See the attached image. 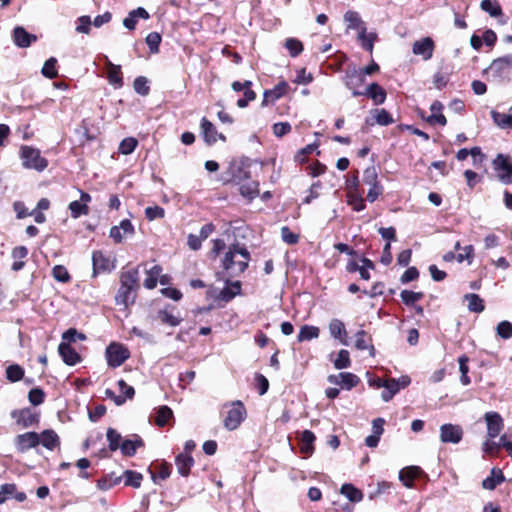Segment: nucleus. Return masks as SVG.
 <instances>
[{
    "instance_id": "nucleus-3",
    "label": "nucleus",
    "mask_w": 512,
    "mask_h": 512,
    "mask_svg": "<svg viewBox=\"0 0 512 512\" xmlns=\"http://www.w3.org/2000/svg\"><path fill=\"white\" fill-rule=\"evenodd\" d=\"M246 415V408L241 401L232 402L223 420L224 427L230 431L237 429L245 420Z\"/></svg>"
},
{
    "instance_id": "nucleus-19",
    "label": "nucleus",
    "mask_w": 512,
    "mask_h": 512,
    "mask_svg": "<svg viewBox=\"0 0 512 512\" xmlns=\"http://www.w3.org/2000/svg\"><path fill=\"white\" fill-rule=\"evenodd\" d=\"M289 90V84L282 80L272 89L265 90L263 94L262 106H266L268 103H273L276 100L282 98L287 94Z\"/></svg>"
},
{
    "instance_id": "nucleus-4",
    "label": "nucleus",
    "mask_w": 512,
    "mask_h": 512,
    "mask_svg": "<svg viewBox=\"0 0 512 512\" xmlns=\"http://www.w3.org/2000/svg\"><path fill=\"white\" fill-rule=\"evenodd\" d=\"M105 356L108 366L117 368L130 357V351L123 344L112 342L107 346Z\"/></svg>"
},
{
    "instance_id": "nucleus-22",
    "label": "nucleus",
    "mask_w": 512,
    "mask_h": 512,
    "mask_svg": "<svg viewBox=\"0 0 512 512\" xmlns=\"http://www.w3.org/2000/svg\"><path fill=\"white\" fill-rule=\"evenodd\" d=\"M10 498H14L18 502H23L26 500V494L18 491L15 484H3L0 488V504H3Z\"/></svg>"
},
{
    "instance_id": "nucleus-64",
    "label": "nucleus",
    "mask_w": 512,
    "mask_h": 512,
    "mask_svg": "<svg viewBox=\"0 0 512 512\" xmlns=\"http://www.w3.org/2000/svg\"><path fill=\"white\" fill-rule=\"evenodd\" d=\"M134 90L140 95H147L150 91L148 81L145 77L139 76L133 82Z\"/></svg>"
},
{
    "instance_id": "nucleus-27",
    "label": "nucleus",
    "mask_w": 512,
    "mask_h": 512,
    "mask_svg": "<svg viewBox=\"0 0 512 512\" xmlns=\"http://www.w3.org/2000/svg\"><path fill=\"white\" fill-rule=\"evenodd\" d=\"M330 335L338 339L343 345H347V332L344 323L339 319H332L329 323Z\"/></svg>"
},
{
    "instance_id": "nucleus-24",
    "label": "nucleus",
    "mask_w": 512,
    "mask_h": 512,
    "mask_svg": "<svg viewBox=\"0 0 512 512\" xmlns=\"http://www.w3.org/2000/svg\"><path fill=\"white\" fill-rule=\"evenodd\" d=\"M201 129L204 136L205 141L208 144H213L217 141L218 137L225 141V136L222 134H218L215 126L212 122H210L207 118L203 117L201 120Z\"/></svg>"
},
{
    "instance_id": "nucleus-20",
    "label": "nucleus",
    "mask_w": 512,
    "mask_h": 512,
    "mask_svg": "<svg viewBox=\"0 0 512 512\" xmlns=\"http://www.w3.org/2000/svg\"><path fill=\"white\" fill-rule=\"evenodd\" d=\"M423 474L419 466H408L399 472V479L407 488L414 487V480Z\"/></svg>"
},
{
    "instance_id": "nucleus-6",
    "label": "nucleus",
    "mask_w": 512,
    "mask_h": 512,
    "mask_svg": "<svg viewBox=\"0 0 512 512\" xmlns=\"http://www.w3.org/2000/svg\"><path fill=\"white\" fill-rule=\"evenodd\" d=\"M489 72L500 81H509L512 79V54L505 55L495 59L490 67Z\"/></svg>"
},
{
    "instance_id": "nucleus-17",
    "label": "nucleus",
    "mask_w": 512,
    "mask_h": 512,
    "mask_svg": "<svg viewBox=\"0 0 512 512\" xmlns=\"http://www.w3.org/2000/svg\"><path fill=\"white\" fill-rule=\"evenodd\" d=\"M435 44L432 38L424 37L417 40L412 45V52L415 55L421 56L423 60H430L433 56Z\"/></svg>"
},
{
    "instance_id": "nucleus-62",
    "label": "nucleus",
    "mask_w": 512,
    "mask_h": 512,
    "mask_svg": "<svg viewBox=\"0 0 512 512\" xmlns=\"http://www.w3.org/2000/svg\"><path fill=\"white\" fill-rule=\"evenodd\" d=\"M281 238L288 245H295L299 242V234L294 233L289 227L284 226L281 228Z\"/></svg>"
},
{
    "instance_id": "nucleus-5",
    "label": "nucleus",
    "mask_w": 512,
    "mask_h": 512,
    "mask_svg": "<svg viewBox=\"0 0 512 512\" xmlns=\"http://www.w3.org/2000/svg\"><path fill=\"white\" fill-rule=\"evenodd\" d=\"M363 183L370 186L366 199L373 203L383 193V186L378 179V173L374 166L367 167L363 172Z\"/></svg>"
},
{
    "instance_id": "nucleus-40",
    "label": "nucleus",
    "mask_w": 512,
    "mask_h": 512,
    "mask_svg": "<svg viewBox=\"0 0 512 512\" xmlns=\"http://www.w3.org/2000/svg\"><path fill=\"white\" fill-rule=\"evenodd\" d=\"M347 204L352 207L354 211L360 212L365 209L364 198L360 191L346 192Z\"/></svg>"
},
{
    "instance_id": "nucleus-44",
    "label": "nucleus",
    "mask_w": 512,
    "mask_h": 512,
    "mask_svg": "<svg viewBox=\"0 0 512 512\" xmlns=\"http://www.w3.org/2000/svg\"><path fill=\"white\" fill-rule=\"evenodd\" d=\"M493 122L501 129H512V119L509 113H501L495 110L491 111Z\"/></svg>"
},
{
    "instance_id": "nucleus-58",
    "label": "nucleus",
    "mask_w": 512,
    "mask_h": 512,
    "mask_svg": "<svg viewBox=\"0 0 512 512\" xmlns=\"http://www.w3.org/2000/svg\"><path fill=\"white\" fill-rule=\"evenodd\" d=\"M285 47L291 57H297L303 51V44L296 38H288L285 41Z\"/></svg>"
},
{
    "instance_id": "nucleus-49",
    "label": "nucleus",
    "mask_w": 512,
    "mask_h": 512,
    "mask_svg": "<svg viewBox=\"0 0 512 512\" xmlns=\"http://www.w3.org/2000/svg\"><path fill=\"white\" fill-rule=\"evenodd\" d=\"M240 194L248 200H253L259 194L258 183L250 181L240 186Z\"/></svg>"
},
{
    "instance_id": "nucleus-34",
    "label": "nucleus",
    "mask_w": 512,
    "mask_h": 512,
    "mask_svg": "<svg viewBox=\"0 0 512 512\" xmlns=\"http://www.w3.org/2000/svg\"><path fill=\"white\" fill-rule=\"evenodd\" d=\"M316 437L314 435V433L310 430H304L302 433H301V437H300V441H301V446H300V451L301 453H303L304 455L306 456H310L312 455V453L314 452V441H315Z\"/></svg>"
},
{
    "instance_id": "nucleus-31",
    "label": "nucleus",
    "mask_w": 512,
    "mask_h": 512,
    "mask_svg": "<svg viewBox=\"0 0 512 512\" xmlns=\"http://www.w3.org/2000/svg\"><path fill=\"white\" fill-rule=\"evenodd\" d=\"M364 92V96L371 98L375 105H380L386 100L385 90L377 83H371Z\"/></svg>"
},
{
    "instance_id": "nucleus-21",
    "label": "nucleus",
    "mask_w": 512,
    "mask_h": 512,
    "mask_svg": "<svg viewBox=\"0 0 512 512\" xmlns=\"http://www.w3.org/2000/svg\"><path fill=\"white\" fill-rule=\"evenodd\" d=\"M143 445L144 443L141 437L137 434H133L122 441L120 450L124 456L131 457L135 455L137 449Z\"/></svg>"
},
{
    "instance_id": "nucleus-12",
    "label": "nucleus",
    "mask_w": 512,
    "mask_h": 512,
    "mask_svg": "<svg viewBox=\"0 0 512 512\" xmlns=\"http://www.w3.org/2000/svg\"><path fill=\"white\" fill-rule=\"evenodd\" d=\"M135 233V228L129 219H124L119 225L112 226L109 231V237L116 244L123 242L125 237H131Z\"/></svg>"
},
{
    "instance_id": "nucleus-23",
    "label": "nucleus",
    "mask_w": 512,
    "mask_h": 512,
    "mask_svg": "<svg viewBox=\"0 0 512 512\" xmlns=\"http://www.w3.org/2000/svg\"><path fill=\"white\" fill-rule=\"evenodd\" d=\"M58 351L63 361L70 366L76 365L80 362L81 358L76 350L70 346L69 343L62 342L58 347Z\"/></svg>"
},
{
    "instance_id": "nucleus-9",
    "label": "nucleus",
    "mask_w": 512,
    "mask_h": 512,
    "mask_svg": "<svg viewBox=\"0 0 512 512\" xmlns=\"http://www.w3.org/2000/svg\"><path fill=\"white\" fill-rule=\"evenodd\" d=\"M345 86L352 91L353 96H363L364 92L359 90V87L365 82L363 72H360L356 68L347 69L344 75Z\"/></svg>"
},
{
    "instance_id": "nucleus-33",
    "label": "nucleus",
    "mask_w": 512,
    "mask_h": 512,
    "mask_svg": "<svg viewBox=\"0 0 512 512\" xmlns=\"http://www.w3.org/2000/svg\"><path fill=\"white\" fill-rule=\"evenodd\" d=\"M357 38L364 50L369 53L373 52L374 43L377 40V34L375 32H367V28L365 27L358 32Z\"/></svg>"
},
{
    "instance_id": "nucleus-45",
    "label": "nucleus",
    "mask_w": 512,
    "mask_h": 512,
    "mask_svg": "<svg viewBox=\"0 0 512 512\" xmlns=\"http://www.w3.org/2000/svg\"><path fill=\"white\" fill-rule=\"evenodd\" d=\"M355 338V347L358 350L370 349V354L374 355V347L370 344L371 339L367 336V333L364 330L358 331Z\"/></svg>"
},
{
    "instance_id": "nucleus-39",
    "label": "nucleus",
    "mask_w": 512,
    "mask_h": 512,
    "mask_svg": "<svg viewBox=\"0 0 512 512\" xmlns=\"http://www.w3.org/2000/svg\"><path fill=\"white\" fill-rule=\"evenodd\" d=\"M161 273L162 267L160 265H154L150 269L146 270V278L143 283L144 287L147 289H154L157 286Z\"/></svg>"
},
{
    "instance_id": "nucleus-36",
    "label": "nucleus",
    "mask_w": 512,
    "mask_h": 512,
    "mask_svg": "<svg viewBox=\"0 0 512 512\" xmlns=\"http://www.w3.org/2000/svg\"><path fill=\"white\" fill-rule=\"evenodd\" d=\"M240 293L241 283L239 281L229 283V281L227 280V286L221 290L219 298L225 302H229Z\"/></svg>"
},
{
    "instance_id": "nucleus-61",
    "label": "nucleus",
    "mask_w": 512,
    "mask_h": 512,
    "mask_svg": "<svg viewBox=\"0 0 512 512\" xmlns=\"http://www.w3.org/2000/svg\"><path fill=\"white\" fill-rule=\"evenodd\" d=\"M401 299L405 305H413L421 300L424 296L422 292H414L410 290H403L400 294Z\"/></svg>"
},
{
    "instance_id": "nucleus-2",
    "label": "nucleus",
    "mask_w": 512,
    "mask_h": 512,
    "mask_svg": "<svg viewBox=\"0 0 512 512\" xmlns=\"http://www.w3.org/2000/svg\"><path fill=\"white\" fill-rule=\"evenodd\" d=\"M20 156L23 161V166L27 169H34L41 172L48 166L47 159L41 156L38 149L31 146H22Z\"/></svg>"
},
{
    "instance_id": "nucleus-60",
    "label": "nucleus",
    "mask_w": 512,
    "mask_h": 512,
    "mask_svg": "<svg viewBox=\"0 0 512 512\" xmlns=\"http://www.w3.org/2000/svg\"><path fill=\"white\" fill-rule=\"evenodd\" d=\"M138 145L137 139L134 137H127L123 139L119 145V152L123 155H129L136 149Z\"/></svg>"
},
{
    "instance_id": "nucleus-25",
    "label": "nucleus",
    "mask_w": 512,
    "mask_h": 512,
    "mask_svg": "<svg viewBox=\"0 0 512 512\" xmlns=\"http://www.w3.org/2000/svg\"><path fill=\"white\" fill-rule=\"evenodd\" d=\"M36 39L35 35L28 33L23 27H16L13 30V40L18 47H29Z\"/></svg>"
},
{
    "instance_id": "nucleus-53",
    "label": "nucleus",
    "mask_w": 512,
    "mask_h": 512,
    "mask_svg": "<svg viewBox=\"0 0 512 512\" xmlns=\"http://www.w3.org/2000/svg\"><path fill=\"white\" fill-rule=\"evenodd\" d=\"M56 65H57L56 58L51 57L48 60H46L42 67V70H41L43 76H45L46 78H49V79L56 78L58 76V71H57Z\"/></svg>"
},
{
    "instance_id": "nucleus-11",
    "label": "nucleus",
    "mask_w": 512,
    "mask_h": 512,
    "mask_svg": "<svg viewBox=\"0 0 512 512\" xmlns=\"http://www.w3.org/2000/svg\"><path fill=\"white\" fill-rule=\"evenodd\" d=\"M410 382L411 380L408 376H401L398 379L391 378L385 380V384L383 386L385 390L381 394L382 400L385 402L390 401L394 395L399 392L400 389L407 387Z\"/></svg>"
},
{
    "instance_id": "nucleus-47",
    "label": "nucleus",
    "mask_w": 512,
    "mask_h": 512,
    "mask_svg": "<svg viewBox=\"0 0 512 512\" xmlns=\"http://www.w3.org/2000/svg\"><path fill=\"white\" fill-rule=\"evenodd\" d=\"M142 479V474L136 471L126 470L123 473V480L126 486L139 488L141 486Z\"/></svg>"
},
{
    "instance_id": "nucleus-51",
    "label": "nucleus",
    "mask_w": 512,
    "mask_h": 512,
    "mask_svg": "<svg viewBox=\"0 0 512 512\" xmlns=\"http://www.w3.org/2000/svg\"><path fill=\"white\" fill-rule=\"evenodd\" d=\"M155 472L152 473V478L155 481L156 478L160 480L167 479L171 474V465L167 462H160L154 465Z\"/></svg>"
},
{
    "instance_id": "nucleus-37",
    "label": "nucleus",
    "mask_w": 512,
    "mask_h": 512,
    "mask_svg": "<svg viewBox=\"0 0 512 512\" xmlns=\"http://www.w3.org/2000/svg\"><path fill=\"white\" fill-rule=\"evenodd\" d=\"M344 21L347 23L348 29L357 30V32L361 31L362 28H365L366 25L362 21L360 15L356 11L349 10L344 14Z\"/></svg>"
},
{
    "instance_id": "nucleus-38",
    "label": "nucleus",
    "mask_w": 512,
    "mask_h": 512,
    "mask_svg": "<svg viewBox=\"0 0 512 512\" xmlns=\"http://www.w3.org/2000/svg\"><path fill=\"white\" fill-rule=\"evenodd\" d=\"M28 255V249L25 246H17L12 250V258L14 262L12 264V270L20 271L25 266L23 261Z\"/></svg>"
},
{
    "instance_id": "nucleus-13",
    "label": "nucleus",
    "mask_w": 512,
    "mask_h": 512,
    "mask_svg": "<svg viewBox=\"0 0 512 512\" xmlns=\"http://www.w3.org/2000/svg\"><path fill=\"white\" fill-rule=\"evenodd\" d=\"M92 197L89 193L80 191V199L72 201L68 209L70 211L71 217L77 219L81 216H86L89 214V203L91 202Z\"/></svg>"
},
{
    "instance_id": "nucleus-29",
    "label": "nucleus",
    "mask_w": 512,
    "mask_h": 512,
    "mask_svg": "<svg viewBox=\"0 0 512 512\" xmlns=\"http://www.w3.org/2000/svg\"><path fill=\"white\" fill-rule=\"evenodd\" d=\"M40 444L48 450H54L60 445V438L54 430L47 429L39 434Z\"/></svg>"
},
{
    "instance_id": "nucleus-16",
    "label": "nucleus",
    "mask_w": 512,
    "mask_h": 512,
    "mask_svg": "<svg viewBox=\"0 0 512 512\" xmlns=\"http://www.w3.org/2000/svg\"><path fill=\"white\" fill-rule=\"evenodd\" d=\"M93 277L100 273L110 272L114 269V263L102 251H94L92 254Z\"/></svg>"
},
{
    "instance_id": "nucleus-26",
    "label": "nucleus",
    "mask_w": 512,
    "mask_h": 512,
    "mask_svg": "<svg viewBox=\"0 0 512 512\" xmlns=\"http://www.w3.org/2000/svg\"><path fill=\"white\" fill-rule=\"evenodd\" d=\"M107 79L111 85L115 88L123 86V77L120 65H115L111 61L107 60Z\"/></svg>"
},
{
    "instance_id": "nucleus-42",
    "label": "nucleus",
    "mask_w": 512,
    "mask_h": 512,
    "mask_svg": "<svg viewBox=\"0 0 512 512\" xmlns=\"http://www.w3.org/2000/svg\"><path fill=\"white\" fill-rule=\"evenodd\" d=\"M320 329L313 325H304L297 336L299 342L310 341L319 337Z\"/></svg>"
},
{
    "instance_id": "nucleus-48",
    "label": "nucleus",
    "mask_w": 512,
    "mask_h": 512,
    "mask_svg": "<svg viewBox=\"0 0 512 512\" xmlns=\"http://www.w3.org/2000/svg\"><path fill=\"white\" fill-rule=\"evenodd\" d=\"M504 481V476L500 470H492V475L483 480V487L488 490H493L497 485Z\"/></svg>"
},
{
    "instance_id": "nucleus-30",
    "label": "nucleus",
    "mask_w": 512,
    "mask_h": 512,
    "mask_svg": "<svg viewBox=\"0 0 512 512\" xmlns=\"http://www.w3.org/2000/svg\"><path fill=\"white\" fill-rule=\"evenodd\" d=\"M175 464L178 473L183 477H187L190 473L191 467L194 465V459L187 453H180L176 456Z\"/></svg>"
},
{
    "instance_id": "nucleus-57",
    "label": "nucleus",
    "mask_w": 512,
    "mask_h": 512,
    "mask_svg": "<svg viewBox=\"0 0 512 512\" xmlns=\"http://www.w3.org/2000/svg\"><path fill=\"white\" fill-rule=\"evenodd\" d=\"M373 113L376 123L381 126H388L394 122L391 114L385 109H375Z\"/></svg>"
},
{
    "instance_id": "nucleus-55",
    "label": "nucleus",
    "mask_w": 512,
    "mask_h": 512,
    "mask_svg": "<svg viewBox=\"0 0 512 512\" xmlns=\"http://www.w3.org/2000/svg\"><path fill=\"white\" fill-rule=\"evenodd\" d=\"M106 436H107V441L109 443V449L111 451H116L117 449L121 448V443L123 440H122V437L119 432H117L113 428H109L107 430Z\"/></svg>"
},
{
    "instance_id": "nucleus-8",
    "label": "nucleus",
    "mask_w": 512,
    "mask_h": 512,
    "mask_svg": "<svg viewBox=\"0 0 512 512\" xmlns=\"http://www.w3.org/2000/svg\"><path fill=\"white\" fill-rule=\"evenodd\" d=\"M493 168L498 180L503 184L512 183V163L503 154H498L493 160Z\"/></svg>"
},
{
    "instance_id": "nucleus-63",
    "label": "nucleus",
    "mask_w": 512,
    "mask_h": 512,
    "mask_svg": "<svg viewBox=\"0 0 512 512\" xmlns=\"http://www.w3.org/2000/svg\"><path fill=\"white\" fill-rule=\"evenodd\" d=\"M474 257V247L472 245H467L461 249V251L456 255V260L459 263L467 261L468 264H471Z\"/></svg>"
},
{
    "instance_id": "nucleus-59",
    "label": "nucleus",
    "mask_w": 512,
    "mask_h": 512,
    "mask_svg": "<svg viewBox=\"0 0 512 512\" xmlns=\"http://www.w3.org/2000/svg\"><path fill=\"white\" fill-rule=\"evenodd\" d=\"M52 276L54 279L61 283H68L71 280V276L63 265H56L52 269Z\"/></svg>"
},
{
    "instance_id": "nucleus-14",
    "label": "nucleus",
    "mask_w": 512,
    "mask_h": 512,
    "mask_svg": "<svg viewBox=\"0 0 512 512\" xmlns=\"http://www.w3.org/2000/svg\"><path fill=\"white\" fill-rule=\"evenodd\" d=\"M329 383L341 386L342 389L351 390L360 383V378L351 372L331 374L327 377Z\"/></svg>"
},
{
    "instance_id": "nucleus-52",
    "label": "nucleus",
    "mask_w": 512,
    "mask_h": 512,
    "mask_svg": "<svg viewBox=\"0 0 512 512\" xmlns=\"http://www.w3.org/2000/svg\"><path fill=\"white\" fill-rule=\"evenodd\" d=\"M334 367L338 370L349 368L351 366L350 354L347 350L342 349L338 352L333 361Z\"/></svg>"
},
{
    "instance_id": "nucleus-41",
    "label": "nucleus",
    "mask_w": 512,
    "mask_h": 512,
    "mask_svg": "<svg viewBox=\"0 0 512 512\" xmlns=\"http://www.w3.org/2000/svg\"><path fill=\"white\" fill-rule=\"evenodd\" d=\"M464 300L468 302V310L475 313H481L485 309L484 301L479 295L469 293L464 296Z\"/></svg>"
},
{
    "instance_id": "nucleus-46",
    "label": "nucleus",
    "mask_w": 512,
    "mask_h": 512,
    "mask_svg": "<svg viewBox=\"0 0 512 512\" xmlns=\"http://www.w3.org/2000/svg\"><path fill=\"white\" fill-rule=\"evenodd\" d=\"M340 492L351 502H360L363 499L362 491L354 487L352 484H343Z\"/></svg>"
},
{
    "instance_id": "nucleus-56",
    "label": "nucleus",
    "mask_w": 512,
    "mask_h": 512,
    "mask_svg": "<svg viewBox=\"0 0 512 512\" xmlns=\"http://www.w3.org/2000/svg\"><path fill=\"white\" fill-rule=\"evenodd\" d=\"M158 317L162 323L172 327L178 326L182 321L180 316H176L168 310L159 311Z\"/></svg>"
},
{
    "instance_id": "nucleus-10",
    "label": "nucleus",
    "mask_w": 512,
    "mask_h": 512,
    "mask_svg": "<svg viewBox=\"0 0 512 512\" xmlns=\"http://www.w3.org/2000/svg\"><path fill=\"white\" fill-rule=\"evenodd\" d=\"M464 431L458 424L446 423L440 426V440L442 443L458 444L462 441Z\"/></svg>"
},
{
    "instance_id": "nucleus-50",
    "label": "nucleus",
    "mask_w": 512,
    "mask_h": 512,
    "mask_svg": "<svg viewBox=\"0 0 512 512\" xmlns=\"http://www.w3.org/2000/svg\"><path fill=\"white\" fill-rule=\"evenodd\" d=\"M481 9L492 17H498L502 14L500 4L496 0H482Z\"/></svg>"
},
{
    "instance_id": "nucleus-28",
    "label": "nucleus",
    "mask_w": 512,
    "mask_h": 512,
    "mask_svg": "<svg viewBox=\"0 0 512 512\" xmlns=\"http://www.w3.org/2000/svg\"><path fill=\"white\" fill-rule=\"evenodd\" d=\"M444 106L440 101H434L431 104L430 111L431 115L427 118V122L431 125L445 126L447 123L446 117L443 115L442 110Z\"/></svg>"
},
{
    "instance_id": "nucleus-7",
    "label": "nucleus",
    "mask_w": 512,
    "mask_h": 512,
    "mask_svg": "<svg viewBox=\"0 0 512 512\" xmlns=\"http://www.w3.org/2000/svg\"><path fill=\"white\" fill-rule=\"evenodd\" d=\"M11 417L15 420L16 425L22 429L37 426L40 421V414L31 408L13 410Z\"/></svg>"
},
{
    "instance_id": "nucleus-35",
    "label": "nucleus",
    "mask_w": 512,
    "mask_h": 512,
    "mask_svg": "<svg viewBox=\"0 0 512 512\" xmlns=\"http://www.w3.org/2000/svg\"><path fill=\"white\" fill-rule=\"evenodd\" d=\"M138 269H130L121 273L120 286L136 290L138 287Z\"/></svg>"
},
{
    "instance_id": "nucleus-1",
    "label": "nucleus",
    "mask_w": 512,
    "mask_h": 512,
    "mask_svg": "<svg viewBox=\"0 0 512 512\" xmlns=\"http://www.w3.org/2000/svg\"><path fill=\"white\" fill-rule=\"evenodd\" d=\"M250 260L248 250L238 244L229 247L222 260V267L228 277H235L243 273Z\"/></svg>"
},
{
    "instance_id": "nucleus-54",
    "label": "nucleus",
    "mask_w": 512,
    "mask_h": 512,
    "mask_svg": "<svg viewBox=\"0 0 512 512\" xmlns=\"http://www.w3.org/2000/svg\"><path fill=\"white\" fill-rule=\"evenodd\" d=\"M24 369L18 364L9 365L6 368V377L10 382H18L24 377Z\"/></svg>"
},
{
    "instance_id": "nucleus-18",
    "label": "nucleus",
    "mask_w": 512,
    "mask_h": 512,
    "mask_svg": "<svg viewBox=\"0 0 512 512\" xmlns=\"http://www.w3.org/2000/svg\"><path fill=\"white\" fill-rule=\"evenodd\" d=\"M487 424V435L490 439L496 438L502 431L504 424L501 415L498 412H487L484 415Z\"/></svg>"
},
{
    "instance_id": "nucleus-43",
    "label": "nucleus",
    "mask_w": 512,
    "mask_h": 512,
    "mask_svg": "<svg viewBox=\"0 0 512 512\" xmlns=\"http://www.w3.org/2000/svg\"><path fill=\"white\" fill-rule=\"evenodd\" d=\"M173 418V411L166 405L160 406L156 410L155 424L164 427Z\"/></svg>"
},
{
    "instance_id": "nucleus-32",
    "label": "nucleus",
    "mask_w": 512,
    "mask_h": 512,
    "mask_svg": "<svg viewBox=\"0 0 512 512\" xmlns=\"http://www.w3.org/2000/svg\"><path fill=\"white\" fill-rule=\"evenodd\" d=\"M134 291L131 288L120 286L115 296V303L118 306L127 308L132 305L135 300Z\"/></svg>"
},
{
    "instance_id": "nucleus-15",
    "label": "nucleus",
    "mask_w": 512,
    "mask_h": 512,
    "mask_svg": "<svg viewBox=\"0 0 512 512\" xmlns=\"http://www.w3.org/2000/svg\"><path fill=\"white\" fill-rule=\"evenodd\" d=\"M14 444L18 452L24 453L40 444L39 434L36 432L19 434L15 437Z\"/></svg>"
}]
</instances>
